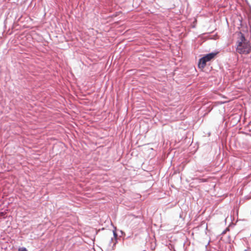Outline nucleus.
Listing matches in <instances>:
<instances>
[{
  "label": "nucleus",
  "instance_id": "1",
  "mask_svg": "<svg viewBox=\"0 0 251 251\" xmlns=\"http://www.w3.org/2000/svg\"><path fill=\"white\" fill-rule=\"evenodd\" d=\"M240 38L237 42L236 51L241 54H248L251 51V45L242 33H240Z\"/></svg>",
  "mask_w": 251,
  "mask_h": 251
},
{
  "label": "nucleus",
  "instance_id": "2",
  "mask_svg": "<svg viewBox=\"0 0 251 251\" xmlns=\"http://www.w3.org/2000/svg\"><path fill=\"white\" fill-rule=\"evenodd\" d=\"M217 53L212 52L206 54L199 60L198 67L200 69H203L206 66V63L214 59Z\"/></svg>",
  "mask_w": 251,
  "mask_h": 251
},
{
  "label": "nucleus",
  "instance_id": "3",
  "mask_svg": "<svg viewBox=\"0 0 251 251\" xmlns=\"http://www.w3.org/2000/svg\"><path fill=\"white\" fill-rule=\"evenodd\" d=\"M19 251H28L25 248H20L18 250Z\"/></svg>",
  "mask_w": 251,
  "mask_h": 251
}]
</instances>
